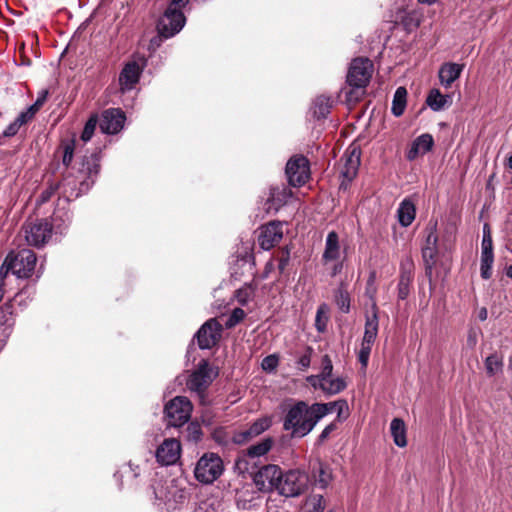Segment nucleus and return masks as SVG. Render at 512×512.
<instances>
[{"instance_id":"obj_4","label":"nucleus","mask_w":512,"mask_h":512,"mask_svg":"<svg viewBox=\"0 0 512 512\" xmlns=\"http://www.w3.org/2000/svg\"><path fill=\"white\" fill-rule=\"evenodd\" d=\"M222 459L215 453H205L196 463L195 478L204 484L213 483L223 472Z\"/></svg>"},{"instance_id":"obj_5","label":"nucleus","mask_w":512,"mask_h":512,"mask_svg":"<svg viewBox=\"0 0 512 512\" xmlns=\"http://www.w3.org/2000/svg\"><path fill=\"white\" fill-rule=\"evenodd\" d=\"M308 483V476L300 470H289L281 473L277 491L285 497H295L302 494Z\"/></svg>"},{"instance_id":"obj_55","label":"nucleus","mask_w":512,"mask_h":512,"mask_svg":"<svg viewBox=\"0 0 512 512\" xmlns=\"http://www.w3.org/2000/svg\"><path fill=\"white\" fill-rule=\"evenodd\" d=\"M47 94V91H43L42 94L38 96L36 101L30 106L32 109H34V112L37 113L39 109L42 107V105L46 101Z\"/></svg>"},{"instance_id":"obj_21","label":"nucleus","mask_w":512,"mask_h":512,"mask_svg":"<svg viewBox=\"0 0 512 512\" xmlns=\"http://www.w3.org/2000/svg\"><path fill=\"white\" fill-rule=\"evenodd\" d=\"M413 262L407 258L401 263V274L398 283V298L405 300L410 292V285L413 279Z\"/></svg>"},{"instance_id":"obj_29","label":"nucleus","mask_w":512,"mask_h":512,"mask_svg":"<svg viewBox=\"0 0 512 512\" xmlns=\"http://www.w3.org/2000/svg\"><path fill=\"white\" fill-rule=\"evenodd\" d=\"M426 103L433 111H440L451 103V97L441 94L438 89H432L427 97Z\"/></svg>"},{"instance_id":"obj_41","label":"nucleus","mask_w":512,"mask_h":512,"mask_svg":"<svg viewBox=\"0 0 512 512\" xmlns=\"http://www.w3.org/2000/svg\"><path fill=\"white\" fill-rule=\"evenodd\" d=\"M480 273L481 277L488 280L492 276V266L494 262V254H481L480 261Z\"/></svg>"},{"instance_id":"obj_64","label":"nucleus","mask_w":512,"mask_h":512,"mask_svg":"<svg viewBox=\"0 0 512 512\" xmlns=\"http://www.w3.org/2000/svg\"><path fill=\"white\" fill-rule=\"evenodd\" d=\"M482 239H492V236H491V232H490V227L488 224H485L483 226V237Z\"/></svg>"},{"instance_id":"obj_3","label":"nucleus","mask_w":512,"mask_h":512,"mask_svg":"<svg viewBox=\"0 0 512 512\" xmlns=\"http://www.w3.org/2000/svg\"><path fill=\"white\" fill-rule=\"evenodd\" d=\"M193 406L190 400L185 396H176L166 403L164 415L168 426L181 427L186 424L190 418Z\"/></svg>"},{"instance_id":"obj_17","label":"nucleus","mask_w":512,"mask_h":512,"mask_svg":"<svg viewBox=\"0 0 512 512\" xmlns=\"http://www.w3.org/2000/svg\"><path fill=\"white\" fill-rule=\"evenodd\" d=\"M126 117L122 110L110 108L103 112L100 122V128L103 133L116 134L124 125Z\"/></svg>"},{"instance_id":"obj_26","label":"nucleus","mask_w":512,"mask_h":512,"mask_svg":"<svg viewBox=\"0 0 512 512\" xmlns=\"http://www.w3.org/2000/svg\"><path fill=\"white\" fill-rule=\"evenodd\" d=\"M378 334V315L376 305H373V312L367 316L365 322V330L361 344L373 346Z\"/></svg>"},{"instance_id":"obj_27","label":"nucleus","mask_w":512,"mask_h":512,"mask_svg":"<svg viewBox=\"0 0 512 512\" xmlns=\"http://www.w3.org/2000/svg\"><path fill=\"white\" fill-rule=\"evenodd\" d=\"M398 221L403 227L412 224L416 216V207L410 199H404L397 210Z\"/></svg>"},{"instance_id":"obj_22","label":"nucleus","mask_w":512,"mask_h":512,"mask_svg":"<svg viewBox=\"0 0 512 512\" xmlns=\"http://www.w3.org/2000/svg\"><path fill=\"white\" fill-rule=\"evenodd\" d=\"M464 69L463 64L454 62L444 63L438 72L439 81L445 88L451 87L452 83L458 79Z\"/></svg>"},{"instance_id":"obj_14","label":"nucleus","mask_w":512,"mask_h":512,"mask_svg":"<svg viewBox=\"0 0 512 512\" xmlns=\"http://www.w3.org/2000/svg\"><path fill=\"white\" fill-rule=\"evenodd\" d=\"M221 325L216 319L206 321L196 333L198 346L200 349H210L213 347L220 336Z\"/></svg>"},{"instance_id":"obj_60","label":"nucleus","mask_w":512,"mask_h":512,"mask_svg":"<svg viewBox=\"0 0 512 512\" xmlns=\"http://www.w3.org/2000/svg\"><path fill=\"white\" fill-rule=\"evenodd\" d=\"M342 270H343V262H341V261L340 262H336V263H334V265L331 268L330 275L332 277H335L336 275L341 273Z\"/></svg>"},{"instance_id":"obj_46","label":"nucleus","mask_w":512,"mask_h":512,"mask_svg":"<svg viewBox=\"0 0 512 512\" xmlns=\"http://www.w3.org/2000/svg\"><path fill=\"white\" fill-rule=\"evenodd\" d=\"M202 429L198 423L192 422L187 426V438L191 441H198L201 439Z\"/></svg>"},{"instance_id":"obj_9","label":"nucleus","mask_w":512,"mask_h":512,"mask_svg":"<svg viewBox=\"0 0 512 512\" xmlns=\"http://www.w3.org/2000/svg\"><path fill=\"white\" fill-rule=\"evenodd\" d=\"M281 473L282 470L278 465H265L255 473L253 477L254 484L261 492L277 491Z\"/></svg>"},{"instance_id":"obj_56","label":"nucleus","mask_w":512,"mask_h":512,"mask_svg":"<svg viewBox=\"0 0 512 512\" xmlns=\"http://www.w3.org/2000/svg\"><path fill=\"white\" fill-rule=\"evenodd\" d=\"M481 254H493V242L492 239H482L481 243Z\"/></svg>"},{"instance_id":"obj_40","label":"nucleus","mask_w":512,"mask_h":512,"mask_svg":"<svg viewBox=\"0 0 512 512\" xmlns=\"http://www.w3.org/2000/svg\"><path fill=\"white\" fill-rule=\"evenodd\" d=\"M335 301L341 311L345 313L349 312L350 297L343 283H341L340 287L338 288L335 294Z\"/></svg>"},{"instance_id":"obj_51","label":"nucleus","mask_w":512,"mask_h":512,"mask_svg":"<svg viewBox=\"0 0 512 512\" xmlns=\"http://www.w3.org/2000/svg\"><path fill=\"white\" fill-rule=\"evenodd\" d=\"M59 187V185H56V186H50L48 187L47 189H45L39 196L38 200H37V203L38 204H43V203H46L47 201L50 200V198L52 197V195L55 193V191L57 190V188Z\"/></svg>"},{"instance_id":"obj_54","label":"nucleus","mask_w":512,"mask_h":512,"mask_svg":"<svg viewBox=\"0 0 512 512\" xmlns=\"http://www.w3.org/2000/svg\"><path fill=\"white\" fill-rule=\"evenodd\" d=\"M310 363H311V349L309 348L308 352L305 353L304 355H302L298 359L297 364H298L299 368L304 371L310 366Z\"/></svg>"},{"instance_id":"obj_36","label":"nucleus","mask_w":512,"mask_h":512,"mask_svg":"<svg viewBox=\"0 0 512 512\" xmlns=\"http://www.w3.org/2000/svg\"><path fill=\"white\" fill-rule=\"evenodd\" d=\"M337 405L338 404L336 403V401H332V402H328V403H313L311 405V409H312L313 414H315L316 420H318V422H319L322 418H324L328 414L334 412Z\"/></svg>"},{"instance_id":"obj_11","label":"nucleus","mask_w":512,"mask_h":512,"mask_svg":"<svg viewBox=\"0 0 512 512\" xmlns=\"http://www.w3.org/2000/svg\"><path fill=\"white\" fill-rule=\"evenodd\" d=\"M217 374L218 372L215 371L206 360H202L197 369L190 375L187 386L191 391L201 395L212 383Z\"/></svg>"},{"instance_id":"obj_49","label":"nucleus","mask_w":512,"mask_h":512,"mask_svg":"<svg viewBox=\"0 0 512 512\" xmlns=\"http://www.w3.org/2000/svg\"><path fill=\"white\" fill-rule=\"evenodd\" d=\"M426 231L427 236L425 246L437 247L438 236L436 233V225L428 227Z\"/></svg>"},{"instance_id":"obj_6","label":"nucleus","mask_w":512,"mask_h":512,"mask_svg":"<svg viewBox=\"0 0 512 512\" xmlns=\"http://www.w3.org/2000/svg\"><path fill=\"white\" fill-rule=\"evenodd\" d=\"M373 73V63L368 58H356L352 61L347 83L353 88H364L369 83Z\"/></svg>"},{"instance_id":"obj_43","label":"nucleus","mask_w":512,"mask_h":512,"mask_svg":"<svg viewBox=\"0 0 512 512\" xmlns=\"http://www.w3.org/2000/svg\"><path fill=\"white\" fill-rule=\"evenodd\" d=\"M96 125H97V118L96 116H92L88 119V121L86 122L85 126H84V129H83V132L81 134V140L83 142H88L93 134H94V131L96 129Z\"/></svg>"},{"instance_id":"obj_23","label":"nucleus","mask_w":512,"mask_h":512,"mask_svg":"<svg viewBox=\"0 0 512 512\" xmlns=\"http://www.w3.org/2000/svg\"><path fill=\"white\" fill-rule=\"evenodd\" d=\"M360 166V152L353 148L348 154L345 155L344 164L341 168V176L347 183L351 182L357 175Z\"/></svg>"},{"instance_id":"obj_12","label":"nucleus","mask_w":512,"mask_h":512,"mask_svg":"<svg viewBox=\"0 0 512 512\" xmlns=\"http://www.w3.org/2000/svg\"><path fill=\"white\" fill-rule=\"evenodd\" d=\"M100 170V157L98 153H92L90 156H85L81 163L79 173L85 175L86 178L80 182L79 192H87L94 184Z\"/></svg>"},{"instance_id":"obj_8","label":"nucleus","mask_w":512,"mask_h":512,"mask_svg":"<svg viewBox=\"0 0 512 512\" xmlns=\"http://www.w3.org/2000/svg\"><path fill=\"white\" fill-rule=\"evenodd\" d=\"M23 229L27 244L37 248L45 245L52 235V224L43 219L26 223Z\"/></svg>"},{"instance_id":"obj_32","label":"nucleus","mask_w":512,"mask_h":512,"mask_svg":"<svg viewBox=\"0 0 512 512\" xmlns=\"http://www.w3.org/2000/svg\"><path fill=\"white\" fill-rule=\"evenodd\" d=\"M407 90L405 87H398L394 93L391 111L394 116L399 117L404 113L406 107Z\"/></svg>"},{"instance_id":"obj_25","label":"nucleus","mask_w":512,"mask_h":512,"mask_svg":"<svg viewBox=\"0 0 512 512\" xmlns=\"http://www.w3.org/2000/svg\"><path fill=\"white\" fill-rule=\"evenodd\" d=\"M289 195L290 191L285 187H271L265 203L267 212H277L286 203Z\"/></svg>"},{"instance_id":"obj_7","label":"nucleus","mask_w":512,"mask_h":512,"mask_svg":"<svg viewBox=\"0 0 512 512\" xmlns=\"http://www.w3.org/2000/svg\"><path fill=\"white\" fill-rule=\"evenodd\" d=\"M184 25L185 16L183 12L175 7H168L158 21L157 30L160 36L170 38L179 33Z\"/></svg>"},{"instance_id":"obj_37","label":"nucleus","mask_w":512,"mask_h":512,"mask_svg":"<svg viewBox=\"0 0 512 512\" xmlns=\"http://www.w3.org/2000/svg\"><path fill=\"white\" fill-rule=\"evenodd\" d=\"M503 357L497 353L488 356L485 359V369L489 376H494L502 370Z\"/></svg>"},{"instance_id":"obj_53","label":"nucleus","mask_w":512,"mask_h":512,"mask_svg":"<svg viewBox=\"0 0 512 512\" xmlns=\"http://www.w3.org/2000/svg\"><path fill=\"white\" fill-rule=\"evenodd\" d=\"M20 127H21V125L16 120H14L3 131V136L4 137H13V136H15L18 133Z\"/></svg>"},{"instance_id":"obj_59","label":"nucleus","mask_w":512,"mask_h":512,"mask_svg":"<svg viewBox=\"0 0 512 512\" xmlns=\"http://www.w3.org/2000/svg\"><path fill=\"white\" fill-rule=\"evenodd\" d=\"M307 381L314 387V388H319L320 389V384L322 382H324V380H322L321 378V375L318 374V375H311L309 377H307Z\"/></svg>"},{"instance_id":"obj_57","label":"nucleus","mask_w":512,"mask_h":512,"mask_svg":"<svg viewBox=\"0 0 512 512\" xmlns=\"http://www.w3.org/2000/svg\"><path fill=\"white\" fill-rule=\"evenodd\" d=\"M289 259H290V256H289V252L286 251L283 253V255L281 256V258L279 259V263H278V269L280 271V273H283L289 263Z\"/></svg>"},{"instance_id":"obj_44","label":"nucleus","mask_w":512,"mask_h":512,"mask_svg":"<svg viewBox=\"0 0 512 512\" xmlns=\"http://www.w3.org/2000/svg\"><path fill=\"white\" fill-rule=\"evenodd\" d=\"M321 372L319 373L321 375L322 380H326L332 376L333 372V364L329 357V355H324L321 360Z\"/></svg>"},{"instance_id":"obj_38","label":"nucleus","mask_w":512,"mask_h":512,"mask_svg":"<svg viewBox=\"0 0 512 512\" xmlns=\"http://www.w3.org/2000/svg\"><path fill=\"white\" fill-rule=\"evenodd\" d=\"M329 321V309L326 304L318 307L315 317V327L318 332L323 333L326 331L327 323Z\"/></svg>"},{"instance_id":"obj_39","label":"nucleus","mask_w":512,"mask_h":512,"mask_svg":"<svg viewBox=\"0 0 512 512\" xmlns=\"http://www.w3.org/2000/svg\"><path fill=\"white\" fill-rule=\"evenodd\" d=\"M256 285L254 283L245 284L236 291L235 297L241 305H246L254 296Z\"/></svg>"},{"instance_id":"obj_16","label":"nucleus","mask_w":512,"mask_h":512,"mask_svg":"<svg viewBox=\"0 0 512 512\" xmlns=\"http://www.w3.org/2000/svg\"><path fill=\"white\" fill-rule=\"evenodd\" d=\"M282 237V223L279 221H271L267 225L261 227L258 242L262 249L270 250L281 241Z\"/></svg>"},{"instance_id":"obj_31","label":"nucleus","mask_w":512,"mask_h":512,"mask_svg":"<svg viewBox=\"0 0 512 512\" xmlns=\"http://www.w3.org/2000/svg\"><path fill=\"white\" fill-rule=\"evenodd\" d=\"M346 386L347 384L343 378L337 377L332 379L330 377L320 384V389L325 395L332 396L342 392Z\"/></svg>"},{"instance_id":"obj_24","label":"nucleus","mask_w":512,"mask_h":512,"mask_svg":"<svg viewBox=\"0 0 512 512\" xmlns=\"http://www.w3.org/2000/svg\"><path fill=\"white\" fill-rule=\"evenodd\" d=\"M341 255L339 236L335 231H330L325 240V248L322 254L324 263L337 261Z\"/></svg>"},{"instance_id":"obj_33","label":"nucleus","mask_w":512,"mask_h":512,"mask_svg":"<svg viewBox=\"0 0 512 512\" xmlns=\"http://www.w3.org/2000/svg\"><path fill=\"white\" fill-rule=\"evenodd\" d=\"M313 476L315 482L321 487L326 488L332 480V472L329 466L322 463L318 464V467L314 469Z\"/></svg>"},{"instance_id":"obj_63","label":"nucleus","mask_w":512,"mask_h":512,"mask_svg":"<svg viewBox=\"0 0 512 512\" xmlns=\"http://www.w3.org/2000/svg\"><path fill=\"white\" fill-rule=\"evenodd\" d=\"M274 269V264L272 261H269L265 265L263 278H267L271 271Z\"/></svg>"},{"instance_id":"obj_58","label":"nucleus","mask_w":512,"mask_h":512,"mask_svg":"<svg viewBox=\"0 0 512 512\" xmlns=\"http://www.w3.org/2000/svg\"><path fill=\"white\" fill-rule=\"evenodd\" d=\"M336 403L338 404L335 411H337L338 418H341L343 411H348V404L347 401L344 399L336 400Z\"/></svg>"},{"instance_id":"obj_42","label":"nucleus","mask_w":512,"mask_h":512,"mask_svg":"<svg viewBox=\"0 0 512 512\" xmlns=\"http://www.w3.org/2000/svg\"><path fill=\"white\" fill-rule=\"evenodd\" d=\"M75 145V139L65 140L61 144V148L63 149L62 162L65 166H69L73 160Z\"/></svg>"},{"instance_id":"obj_45","label":"nucleus","mask_w":512,"mask_h":512,"mask_svg":"<svg viewBox=\"0 0 512 512\" xmlns=\"http://www.w3.org/2000/svg\"><path fill=\"white\" fill-rule=\"evenodd\" d=\"M246 314L241 308H235L229 318L226 321V327L231 328L241 322L245 318Z\"/></svg>"},{"instance_id":"obj_35","label":"nucleus","mask_w":512,"mask_h":512,"mask_svg":"<svg viewBox=\"0 0 512 512\" xmlns=\"http://www.w3.org/2000/svg\"><path fill=\"white\" fill-rule=\"evenodd\" d=\"M437 255V247L424 246L422 248V257L425 265V273L431 279L432 270L435 265V258Z\"/></svg>"},{"instance_id":"obj_18","label":"nucleus","mask_w":512,"mask_h":512,"mask_svg":"<svg viewBox=\"0 0 512 512\" xmlns=\"http://www.w3.org/2000/svg\"><path fill=\"white\" fill-rule=\"evenodd\" d=\"M142 68L136 61L126 63L119 74V85L122 93L132 90L138 83Z\"/></svg>"},{"instance_id":"obj_30","label":"nucleus","mask_w":512,"mask_h":512,"mask_svg":"<svg viewBox=\"0 0 512 512\" xmlns=\"http://www.w3.org/2000/svg\"><path fill=\"white\" fill-rule=\"evenodd\" d=\"M274 440L271 437H266L260 442L251 445L246 450V455L250 458H258L266 455L273 447Z\"/></svg>"},{"instance_id":"obj_48","label":"nucleus","mask_w":512,"mask_h":512,"mask_svg":"<svg viewBox=\"0 0 512 512\" xmlns=\"http://www.w3.org/2000/svg\"><path fill=\"white\" fill-rule=\"evenodd\" d=\"M35 114L34 109L29 106L25 111H22L15 120L22 126L30 122Z\"/></svg>"},{"instance_id":"obj_2","label":"nucleus","mask_w":512,"mask_h":512,"mask_svg":"<svg viewBox=\"0 0 512 512\" xmlns=\"http://www.w3.org/2000/svg\"><path fill=\"white\" fill-rule=\"evenodd\" d=\"M37 257L32 250L22 249L17 253L10 252L1 266L0 274L3 277L11 272L18 278H29L36 265Z\"/></svg>"},{"instance_id":"obj_13","label":"nucleus","mask_w":512,"mask_h":512,"mask_svg":"<svg viewBox=\"0 0 512 512\" xmlns=\"http://www.w3.org/2000/svg\"><path fill=\"white\" fill-rule=\"evenodd\" d=\"M272 426V417L263 416L256 419L245 430L237 431L233 434L232 440L236 444H244L253 438L261 435Z\"/></svg>"},{"instance_id":"obj_10","label":"nucleus","mask_w":512,"mask_h":512,"mask_svg":"<svg viewBox=\"0 0 512 512\" xmlns=\"http://www.w3.org/2000/svg\"><path fill=\"white\" fill-rule=\"evenodd\" d=\"M286 175L290 185L300 187L310 176L309 161L302 155L292 157L286 164Z\"/></svg>"},{"instance_id":"obj_28","label":"nucleus","mask_w":512,"mask_h":512,"mask_svg":"<svg viewBox=\"0 0 512 512\" xmlns=\"http://www.w3.org/2000/svg\"><path fill=\"white\" fill-rule=\"evenodd\" d=\"M390 431L393 437L394 443L398 447H405L407 445L406 439V426L402 419L394 418L390 424Z\"/></svg>"},{"instance_id":"obj_47","label":"nucleus","mask_w":512,"mask_h":512,"mask_svg":"<svg viewBox=\"0 0 512 512\" xmlns=\"http://www.w3.org/2000/svg\"><path fill=\"white\" fill-rule=\"evenodd\" d=\"M372 350V346H366L364 344H361L359 353H358V360L361 363L363 368H366L368 365L370 353Z\"/></svg>"},{"instance_id":"obj_20","label":"nucleus","mask_w":512,"mask_h":512,"mask_svg":"<svg viewBox=\"0 0 512 512\" xmlns=\"http://www.w3.org/2000/svg\"><path fill=\"white\" fill-rule=\"evenodd\" d=\"M434 146V139L431 134L424 133L418 136L411 144L406 153L409 161L415 160L419 155H424L431 151Z\"/></svg>"},{"instance_id":"obj_50","label":"nucleus","mask_w":512,"mask_h":512,"mask_svg":"<svg viewBox=\"0 0 512 512\" xmlns=\"http://www.w3.org/2000/svg\"><path fill=\"white\" fill-rule=\"evenodd\" d=\"M278 365V358L275 355H269L262 360V368L266 371H273Z\"/></svg>"},{"instance_id":"obj_61","label":"nucleus","mask_w":512,"mask_h":512,"mask_svg":"<svg viewBox=\"0 0 512 512\" xmlns=\"http://www.w3.org/2000/svg\"><path fill=\"white\" fill-rule=\"evenodd\" d=\"M313 511L309 512H323L324 506L322 504V497H319L317 500L313 501Z\"/></svg>"},{"instance_id":"obj_62","label":"nucleus","mask_w":512,"mask_h":512,"mask_svg":"<svg viewBox=\"0 0 512 512\" xmlns=\"http://www.w3.org/2000/svg\"><path fill=\"white\" fill-rule=\"evenodd\" d=\"M189 0H172L168 7H175L179 10L188 4Z\"/></svg>"},{"instance_id":"obj_52","label":"nucleus","mask_w":512,"mask_h":512,"mask_svg":"<svg viewBox=\"0 0 512 512\" xmlns=\"http://www.w3.org/2000/svg\"><path fill=\"white\" fill-rule=\"evenodd\" d=\"M336 428L337 424L335 422L328 424L318 436V443H323Z\"/></svg>"},{"instance_id":"obj_34","label":"nucleus","mask_w":512,"mask_h":512,"mask_svg":"<svg viewBox=\"0 0 512 512\" xmlns=\"http://www.w3.org/2000/svg\"><path fill=\"white\" fill-rule=\"evenodd\" d=\"M332 107V100L326 96H318L314 101L313 114L317 118H325Z\"/></svg>"},{"instance_id":"obj_19","label":"nucleus","mask_w":512,"mask_h":512,"mask_svg":"<svg viewBox=\"0 0 512 512\" xmlns=\"http://www.w3.org/2000/svg\"><path fill=\"white\" fill-rule=\"evenodd\" d=\"M155 495V504L164 506L167 511L176 509L177 501L175 499L177 490L172 487L169 489L167 485L157 482L152 486Z\"/></svg>"},{"instance_id":"obj_15","label":"nucleus","mask_w":512,"mask_h":512,"mask_svg":"<svg viewBox=\"0 0 512 512\" xmlns=\"http://www.w3.org/2000/svg\"><path fill=\"white\" fill-rule=\"evenodd\" d=\"M181 455V444L175 438L165 439L156 450L157 461L165 466L175 464Z\"/></svg>"},{"instance_id":"obj_1","label":"nucleus","mask_w":512,"mask_h":512,"mask_svg":"<svg viewBox=\"0 0 512 512\" xmlns=\"http://www.w3.org/2000/svg\"><path fill=\"white\" fill-rule=\"evenodd\" d=\"M318 420L313 414L311 405L298 401L290 406L283 419V429L289 432L291 438H303L317 425Z\"/></svg>"}]
</instances>
